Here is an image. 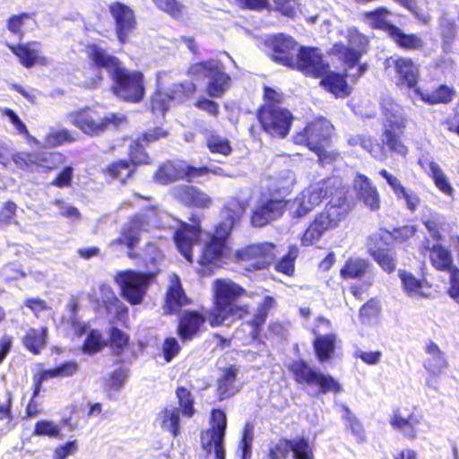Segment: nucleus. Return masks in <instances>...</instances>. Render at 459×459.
Listing matches in <instances>:
<instances>
[{
  "label": "nucleus",
  "mask_w": 459,
  "mask_h": 459,
  "mask_svg": "<svg viewBox=\"0 0 459 459\" xmlns=\"http://www.w3.org/2000/svg\"><path fill=\"white\" fill-rule=\"evenodd\" d=\"M294 380L300 385H314L321 394H338L342 388L341 384L329 374H324L304 359L294 360L290 365Z\"/></svg>",
  "instance_id": "0eeeda50"
},
{
  "label": "nucleus",
  "mask_w": 459,
  "mask_h": 459,
  "mask_svg": "<svg viewBox=\"0 0 459 459\" xmlns=\"http://www.w3.org/2000/svg\"><path fill=\"white\" fill-rule=\"evenodd\" d=\"M390 13L387 8L381 6L364 13L363 17L369 28L385 32L399 49L406 52L422 51L426 46L424 39L417 33L405 32L392 23L387 19Z\"/></svg>",
  "instance_id": "20e7f679"
},
{
  "label": "nucleus",
  "mask_w": 459,
  "mask_h": 459,
  "mask_svg": "<svg viewBox=\"0 0 459 459\" xmlns=\"http://www.w3.org/2000/svg\"><path fill=\"white\" fill-rule=\"evenodd\" d=\"M117 36L121 43H126L137 28L134 12L129 6L117 2Z\"/></svg>",
  "instance_id": "bb28decb"
},
{
  "label": "nucleus",
  "mask_w": 459,
  "mask_h": 459,
  "mask_svg": "<svg viewBox=\"0 0 459 459\" xmlns=\"http://www.w3.org/2000/svg\"><path fill=\"white\" fill-rule=\"evenodd\" d=\"M197 91L196 85L190 81H185L174 84L169 91L171 101L183 103L193 99Z\"/></svg>",
  "instance_id": "49530a36"
},
{
  "label": "nucleus",
  "mask_w": 459,
  "mask_h": 459,
  "mask_svg": "<svg viewBox=\"0 0 459 459\" xmlns=\"http://www.w3.org/2000/svg\"><path fill=\"white\" fill-rule=\"evenodd\" d=\"M429 176L432 179L435 186L438 189V191L446 196H454L455 188L450 183L442 168L435 161H430L429 163Z\"/></svg>",
  "instance_id": "79ce46f5"
},
{
  "label": "nucleus",
  "mask_w": 459,
  "mask_h": 459,
  "mask_svg": "<svg viewBox=\"0 0 459 459\" xmlns=\"http://www.w3.org/2000/svg\"><path fill=\"white\" fill-rule=\"evenodd\" d=\"M170 100L169 92H162L156 91L152 93L150 100L151 108L152 111H159L162 114L169 109V101Z\"/></svg>",
  "instance_id": "338daca9"
},
{
  "label": "nucleus",
  "mask_w": 459,
  "mask_h": 459,
  "mask_svg": "<svg viewBox=\"0 0 459 459\" xmlns=\"http://www.w3.org/2000/svg\"><path fill=\"white\" fill-rule=\"evenodd\" d=\"M145 96L144 75L141 71L119 65L117 59V98L127 103H140Z\"/></svg>",
  "instance_id": "9d476101"
},
{
  "label": "nucleus",
  "mask_w": 459,
  "mask_h": 459,
  "mask_svg": "<svg viewBox=\"0 0 459 459\" xmlns=\"http://www.w3.org/2000/svg\"><path fill=\"white\" fill-rule=\"evenodd\" d=\"M87 53L98 66L109 69L114 64L113 57L107 56L105 51L96 45L88 47Z\"/></svg>",
  "instance_id": "bf43d9fd"
},
{
  "label": "nucleus",
  "mask_w": 459,
  "mask_h": 459,
  "mask_svg": "<svg viewBox=\"0 0 459 459\" xmlns=\"http://www.w3.org/2000/svg\"><path fill=\"white\" fill-rule=\"evenodd\" d=\"M255 117L262 131L279 139L290 134L294 120L292 113L286 108L256 109Z\"/></svg>",
  "instance_id": "ddd939ff"
},
{
  "label": "nucleus",
  "mask_w": 459,
  "mask_h": 459,
  "mask_svg": "<svg viewBox=\"0 0 459 459\" xmlns=\"http://www.w3.org/2000/svg\"><path fill=\"white\" fill-rule=\"evenodd\" d=\"M269 58L277 65L290 68L298 55L299 44L285 33L270 35L264 40Z\"/></svg>",
  "instance_id": "2eb2a0df"
},
{
  "label": "nucleus",
  "mask_w": 459,
  "mask_h": 459,
  "mask_svg": "<svg viewBox=\"0 0 459 459\" xmlns=\"http://www.w3.org/2000/svg\"><path fill=\"white\" fill-rule=\"evenodd\" d=\"M182 160H165L155 171L153 179L160 185H169L173 182L182 180Z\"/></svg>",
  "instance_id": "c9c22d12"
},
{
  "label": "nucleus",
  "mask_w": 459,
  "mask_h": 459,
  "mask_svg": "<svg viewBox=\"0 0 459 459\" xmlns=\"http://www.w3.org/2000/svg\"><path fill=\"white\" fill-rule=\"evenodd\" d=\"M419 423L420 420L413 412L404 417L400 410H396L390 419V425L393 429L403 431V436L411 440L417 437L416 426Z\"/></svg>",
  "instance_id": "4c0bfd02"
},
{
  "label": "nucleus",
  "mask_w": 459,
  "mask_h": 459,
  "mask_svg": "<svg viewBox=\"0 0 459 459\" xmlns=\"http://www.w3.org/2000/svg\"><path fill=\"white\" fill-rule=\"evenodd\" d=\"M349 212V205L342 199L339 203L330 200L308 222L299 237L302 247H311L316 244L328 231L339 227Z\"/></svg>",
  "instance_id": "39448f33"
},
{
  "label": "nucleus",
  "mask_w": 459,
  "mask_h": 459,
  "mask_svg": "<svg viewBox=\"0 0 459 459\" xmlns=\"http://www.w3.org/2000/svg\"><path fill=\"white\" fill-rule=\"evenodd\" d=\"M238 370L235 365L222 368L221 375L217 378V396L219 401H223L234 394L233 387L237 379Z\"/></svg>",
  "instance_id": "58836bf2"
},
{
  "label": "nucleus",
  "mask_w": 459,
  "mask_h": 459,
  "mask_svg": "<svg viewBox=\"0 0 459 459\" xmlns=\"http://www.w3.org/2000/svg\"><path fill=\"white\" fill-rule=\"evenodd\" d=\"M403 290L409 295H413L420 291L424 286L425 278L419 279L411 273L402 270L399 272Z\"/></svg>",
  "instance_id": "5fc2aeb1"
},
{
  "label": "nucleus",
  "mask_w": 459,
  "mask_h": 459,
  "mask_svg": "<svg viewBox=\"0 0 459 459\" xmlns=\"http://www.w3.org/2000/svg\"><path fill=\"white\" fill-rule=\"evenodd\" d=\"M292 459H315L314 446L305 436L290 438Z\"/></svg>",
  "instance_id": "a18cd8bd"
},
{
  "label": "nucleus",
  "mask_w": 459,
  "mask_h": 459,
  "mask_svg": "<svg viewBox=\"0 0 459 459\" xmlns=\"http://www.w3.org/2000/svg\"><path fill=\"white\" fill-rule=\"evenodd\" d=\"M48 338V328H30L22 338L25 348L33 354H39L45 348Z\"/></svg>",
  "instance_id": "a19ab883"
},
{
  "label": "nucleus",
  "mask_w": 459,
  "mask_h": 459,
  "mask_svg": "<svg viewBox=\"0 0 459 459\" xmlns=\"http://www.w3.org/2000/svg\"><path fill=\"white\" fill-rule=\"evenodd\" d=\"M276 256V245L264 241L252 243L237 249L234 253V262L241 264L248 272L268 268Z\"/></svg>",
  "instance_id": "1a4fd4ad"
},
{
  "label": "nucleus",
  "mask_w": 459,
  "mask_h": 459,
  "mask_svg": "<svg viewBox=\"0 0 459 459\" xmlns=\"http://www.w3.org/2000/svg\"><path fill=\"white\" fill-rule=\"evenodd\" d=\"M426 353L429 355L425 360L423 367L431 375H438L447 367L444 352L433 341H429L425 347Z\"/></svg>",
  "instance_id": "e433bc0d"
},
{
  "label": "nucleus",
  "mask_w": 459,
  "mask_h": 459,
  "mask_svg": "<svg viewBox=\"0 0 459 459\" xmlns=\"http://www.w3.org/2000/svg\"><path fill=\"white\" fill-rule=\"evenodd\" d=\"M420 253L421 255L429 254V263L437 272L448 273L451 275L459 270L455 264L450 248L440 242L430 245L429 239L426 238L420 246Z\"/></svg>",
  "instance_id": "aec40b11"
},
{
  "label": "nucleus",
  "mask_w": 459,
  "mask_h": 459,
  "mask_svg": "<svg viewBox=\"0 0 459 459\" xmlns=\"http://www.w3.org/2000/svg\"><path fill=\"white\" fill-rule=\"evenodd\" d=\"M230 236L231 234L214 226L212 231L207 235L198 258V264L203 270L221 267L225 263L231 250Z\"/></svg>",
  "instance_id": "6e6552de"
},
{
  "label": "nucleus",
  "mask_w": 459,
  "mask_h": 459,
  "mask_svg": "<svg viewBox=\"0 0 459 459\" xmlns=\"http://www.w3.org/2000/svg\"><path fill=\"white\" fill-rule=\"evenodd\" d=\"M145 146L139 138L133 141L129 145L128 160L137 166L149 164L151 159L145 151Z\"/></svg>",
  "instance_id": "3c124183"
},
{
  "label": "nucleus",
  "mask_w": 459,
  "mask_h": 459,
  "mask_svg": "<svg viewBox=\"0 0 459 459\" xmlns=\"http://www.w3.org/2000/svg\"><path fill=\"white\" fill-rule=\"evenodd\" d=\"M347 77L346 73L331 71L329 68L318 78L320 79L319 85L336 99H344L350 96L352 91L347 82Z\"/></svg>",
  "instance_id": "a878e982"
},
{
  "label": "nucleus",
  "mask_w": 459,
  "mask_h": 459,
  "mask_svg": "<svg viewBox=\"0 0 459 459\" xmlns=\"http://www.w3.org/2000/svg\"><path fill=\"white\" fill-rule=\"evenodd\" d=\"M119 278L120 295L131 305H139L148 291L153 279L151 272L126 270L117 273Z\"/></svg>",
  "instance_id": "9b49d317"
},
{
  "label": "nucleus",
  "mask_w": 459,
  "mask_h": 459,
  "mask_svg": "<svg viewBox=\"0 0 459 459\" xmlns=\"http://www.w3.org/2000/svg\"><path fill=\"white\" fill-rule=\"evenodd\" d=\"M290 455V438L281 437L266 453V459H287Z\"/></svg>",
  "instance_id": "6e6d98bb"
},
{
  "label": "nucleus",
  "mask_w": 459,
  "mask_h": 459,
  "mask_svg": "<svg viewBox=\"0 0 459 459\" xmlns=\"http://www.w3.org/2000/svg\"><path fill=\"white\" fill-rule=\"evenodd\" d=\"M382 130L379 140L372 135H359V146L374 159L384 160L389 154L406 158L409 146L404 140L409 117L402 105L393 99L380 102Z\"/></svg>",
  "instance_id": "f03ea898"
},
{
  "label": "nucleus",
  "mask_w": 459,
  "mask_h": 459,
  "mask_svg": "<svg viewBox=\"0 0 459 459\" xmlns=\"http://www.w3.org/2000/svg\"><path fill=\"white\" fill-rule=\"evenodd\" d=\"M75 137L67 130H50L43 141L44 148L56 147L65 143H73Z\"/></svg>",
  "instance_id": "603ef678"
},
{
  "label": "nucleus",
  "mask_w": 459,
  "mask_h": 459,
  "mask_svg": "<svg viewBox=\"0 0 459 459\" xmlns=\"http://www.w3.org/2000/svg\"><path fill=\"white\" fill-rule=\"evenodd\" d=\"M299 255V247L296 244L290 245L288 251L274 264V270L277 273L292 277L295 273V264Z\"/></svg>",
  "instance_id": "c03bdc74"
},
{
  "label": "nucleus",
  "mask_w": 459,
  "mask_h": 459,
  "mask_svg": "<svg viewBox=\"0 0 459 459\" xmlns=\"http://www.w3.org/2000/svg\"><path fill=\"white\" fill-rule=\"evenodd\" d=\"M227 429V416L222 409L211 411L210 427L201 432V446L206 453L213 449L214 459H225L223 446Z\"/></svg>",
  "instance_id": "f8f14e48"
},
{
  "label": "nucleus",
  "mask_w": 459,
  "mask_h": 459,
  "mask_svg": "<svg viewBox=\"0 0 459 459\" xmlns=\"http://www.w3.org/2000/svg\"><path fill=\"white\" fill-rule=\"evenodd\" d=\"M135 359L134 346L128 334L117 329V363H131Z\"/></svg>",
  "instance_id": "37998d69"
},
{
  "label": "nucleus",
  "mask_w": 459,
  "mask_h": 459,
  "mask_svg": "<svg viewBox=\"0 0 459 459\" xmlns=\"http://www.w3.org/2000/svg\"><path fill=\"white\" fill-rule=\"evenodd\" d=\"M353 186L357 199L362 202L365 206L371 211H377L380 208L379 192L368 177L364 174H357Z\"/></svg>",
  "instance_id": "393cba45"
},
{
  "label": "nucleus",
  "mask_w": 459,
  "mask_h": 459,
  "mask_svg": "<svg viewBox=\"0 0 459 459\" xmlns=\"http://www.w3.org/2000/svg\"><path fill=\"white\" fill-rule=\"evenodd\" d=\"M248 206V201L238 197L230 198L221 208L223 218L215 227L231 234L237 223L245 215Z\"/></svg>",
  "instance_id": "5701e85b"
},
{
  "label": "nucleus",
  "mask_w": 459,
  "mask_h": 459,
  "mask_svg": "<svg viewBox=\"0 0 459 459\" xmlns=\"http://www.w3.org/2000/svg\"><path fill=\"white\" fill-rule=\"evenodd\" d=\"M371 263L361 257H349L340 269V277L342 280H360L370 271Z\"/></svg>",
  "instance_id": "72a5a7b5"
},
{
  "label": "nucleus",
  "mask_w": 459,
  "mask_h": 459,
  "mask_svg": "<svg viewBox=\"0 0 459 459\" xmlns=\"http://www.w3.org/2000/svg\"><path fill=\"white\" fill-rule=\"evenodd\" d=\"M381 241V238L376 239L374 246L369 247L368 252L385 273L391 274L396 269L397 259L395 252L387 246H379L378 243Z\"/></svg>",
  "instance_id": "2f4dec72"
},
{
  "label": "nucleus",
  "mask_w": 459,
  "mask_h": 459,
  "mask_svg": "<svg viewBox=\"0 0 459 459\" xmlns=\"http://www.w3.org/2000/svg\"><path fill=\"white\" fill-rule=\"evenodd\" d=\"M114 118L113 114L100 117L91 108L81 109L69 115L71 124L89 135H99L104 133L113 123Z\"/></svg>",
  "instance_id": "6ab92c4d"
},
{
  "label": "nucleus",
  "mask_w": 459,
  "mask_h": 459,
  "mask_svg": "<svg viewBox=\"0 0 459 459\" xmlns=\"http://www.w3.org/2000/svg\"><path fill=\"white\" fill-rule=\"evenodd\" d=\"M379 175L385 179L394 194L398 199H403L406 207L411 212H415L420 204V198L418 194L411 189L406 188L400 179L388 172L385 169L379 170Z\"/></svg>",
  "instance_id": "cd10ccee"
},
{
  "label": "nucleus",
  "mask_w": 459,
  "mask_h": 459,
  "mask_svg": "<svg viewBox=\"0 0 459 459\" xmlns=\"http://www.w3.org/2000/svg\"><path fill=\"white\" fill-rule=\"evenodd\" d=\"M107 345V340L98 331H91L87 337L83 346L82 351L85 353H96Z\"/></svg>",
  "instance_id": "13d9d810"
},
{
  "label": "nucleus",
  "mask_w": 459,
  "mask_h": 459,
  "mask_svg": "<svg viewBox=\"0 0 459 459\" xmlns=\"http://www.w3.org/2000/svg\"><path fill=\"white\" fill-rule=\"evenodd\" d=\"M162 356L165 362L172 361L181 351V346L175 337H166L161 346Z\"/></svg>",
  "instance_id": "680f3d73"
},
{
  "label": "nucleus",
  "mask_w": 459,
  "mask_h": 459,
  "mask_svg": "<svg viewBox=\"0 0 459 459\" xmlns=\"http://www.w3.org/2000/svg\"><path fill=\"white\" fill-rule=\"evenodd\" d=\"M322 204L313 187L299 193L292 201V218L299 219L307 216Z\"/></svg>",
  "instance_id": "7c9ffc66"
},
{
  "label": "nucleus",
  "mask_w": 459,
  "mask_h": 459,
  "mask_svg": "<svg viewBox=\"0 0 459 459\" xmlns=\"http://www.w3.org/2000/svg\"><path fill=\"white\" fill-rule=\"evenodd\" d=\"M189 220L193 224L181 221L173 233V240L179 253L192 264L194 262V247L198 245L202 235L200 221L193 214Z\"/></svg>",
  "instance_id": "f3484780"
},
{
  "label": "nucleus",
  "mask_w": 459,
  "mask_h": 459,
  "mask_svg": "<svg viewBox=\"0 0 459 459\" xmlns=\"http://www.w3.org/2000/svg\"><path fill=\"white\" fill-rule=\"evenodd\" d=\"M333 126L325 117H317L310 121L299 132L293 135L298 145L307 146L310 151L318 150L322 145H330Z\"/></svg>",
  "instance_id": "4468645a"
},
{
  "label": "nucleus",
  "mask_w": 459,
  "mask_h": 459,
  "mask_svg": "<svg viewBox=\"0 0 459 459\" xmlns=\"http://www.w3.org/2000/svg\"><path fill=\"white\" fill-rule=\"evenodd\" d=\"M385 68H393L396 84L411 90L418 100L429 105L449 104L455 96V90L445 83L439 84L432 91L419 85L420 79V65L410 56H389L385 59Z\"/></svg>",
  "instance_id": "7ed1b4c3"
},
{
  "label": "nucleus",
  "mask_w": 459,
  "mask_h": 459,
  "mask_svg": "<svg viewBox=\"0 0 459 459\" xmlns=\"http://www.w3.org/2000/svg\"><path fill=\"white\" fill-rule=\"evenodd\" d=\"M329 67L330 65L325 59L320 48L299 45L298 55L290 69L299 71L307 77L318 79Z\"/></svg>",
  "instance_id": "dca6fc26"
},
{
  "label": "nucleus",
  "mask_w": 459,
  "mask_h": 459,
  "mask_svg": "<svg viewBox=\"0 0 459 459\" xmlns=\"http://www.w3.org/2000/svg\"><path fill=\"white\" fill-rule=\"evenodd\" d=\"M61 432V427L51 420H40L36 423L34 435L57 437Z\"/></svg>",
  "instance_id": "e2e57ef3"
},
{
  "label": "nucleus",
  "mask_w": 459,
  "mask_h": 459,
  "mask_svg": "<svg viewBox=\"0 0 459 459\" xmlns=\"http://www.w3.org/2000/svg\"><path fill=\"white\" fill-rule=\"evenodd\" d=\"M275 307V299L273 296L266 295L258 304L253 316L238 325L236 328V333L238 334V338L242 341L243 344H264V326L270 311Z\"/></svg>",
  "instance_id": "423d86ee"
},
{
  "label": "nucleus",
  "mask_w": 459,
  "mask_h": 459,
  "mask_svg": "<svg viewBox=\"0 0 459 459\" xmlns=\"http://www.w3.org/2000/svg\"><path fill=\"white\" fill-rule=\"evenodd\" d=\"M175 393L182 414L186 418H192L195 413V398L190 390L181 385L177 387Z\"/></svg>",
  "instance_id": "de8ad7c7"
},
{
  "label": "nucleus",
  "mask_w": 459,
  "mask_h": 459,
  "mask_svg": "<svg viewBox=\"0 0 459 459\" xmlns=\"http://www.w3.org/2000/svg\"><path fill=\"white\" fill-rule=\"evenodd\" d=\"M11 51L19 58L25 67H31L36 65H45L47 58L40 55V44L36 41L20 45H7Z\"/></svg>",
  "instance_id": "c756f323"
},
{
  "label": "nucleus",
  "mask_w": 459,
  "mask_h": 459,
  "mask_svg": "<svg viewBox=\"0 0 459 459\" xmlns=\"http://www.w3.org/2000/svg\"><path fill=\"white\" fill-rule=\"evenodd\" d=\"M172 193L174 198L186 207L208 209L213 203L211 196L193 185H178Z\"/></svg>",
  "instance_id": "4be33fe9"
},
{
  "label": "nucleus",
  "mask_w": 459,
  "mask_h": 459,
  "mask_svg": "<svg viewBox=\"0 0 459 459\" xmlns=\"http://www.w3.org/2000/svg\"><path fill=\"white\" fill-rule=\"evenodd\" d=\"M211 169L207 166L195 167L182 160V180L192 182L198 178L207 176Z\"/></svg>",
  "instance_id": "052dcab7"
},
{
  "label": "nucleus",
  "mask_w": 459,
  "mask_h": 459,
  "mask_svg": "<svg viewBox=\"0 0 459 459\" xmlns=\"http://www.w3.org/2000/svg\"><path fill=\"white\" fill-rule=\"evenodd\" d=\"M333 53L340 56L342 62L348 67H354L359 61L362 51L353 48L343 45L342 43H336L333 47Z\"/></svg>",
  "instance_id": "09e8293b"
},
{
  "label": "nucleus",
  "mask_w": 459,
  "mask_h": 459,
  "mask_svg": "<svg viewBox=\"0 0 459 459\" xmlns=\"http://www.w3.org/2000/svg\"><path fill=\"white\" fill-rule=\"evenodd\" d=\"M157 420L160 427L173 437L180 434V409L178 407H163L158 414Z\"/></svg>",
  "instance_id": "ea45409f"
},
{
  "label": "nucleus",
  "mask_w": 459,
  "mask_h": 459,
  "mask_svg": "<svg viewBox=\"0 0 459 459\" xmlns=\"http://www.w3.org/2000/svg\"><path fill=\"white\" fill-rule=\"evenodd\" d=\"M289 201L285 198H265L259 200L249 215L254 228H263L280 219L287 210Z\"/></svg>",
  "instance_id": "a211bd4d"
},
{
  "label": "nucleus",
  "mask_w": 459,
  "mask_h": 459,
  "mask_svg": "<svg viewBox=\"0 0 459 459\" xmlns=\"http://www.w3.org/2000/svg\"><path fill=\"white\" fill-rule=\"evenodd\" d=\"M149 220L143 214H134L127 224L122 229L117 244L125 245L127 248V256L131 259L140 258V254L134 251L141 239V232L147 230Z\"/></svg>",
  "instance_id": "412c9836"
},
{
  "label": "nucleus",
  "mask_w": 459,
  "mask_h": 459,
  "mask_svg": "<svg viewBox=\"0 0 459 459\" xmlns=\"http://www.w3.org/2000/svg\"><path fill=\"white\" fill-rule=\"evenodd\" d=\"M205 144L210 152L223 156L230 155L233 151L230 142L227 138L214 134L207 137Z\"/></svg>",
  "instance_id": "8fccbe9b"
},
{
  "label": "nucleus",
  "mask_w": 459,
  "mask_h": 459,
  "mask_svg": "<svg viewBox=\"0 0 459 459\" xmlns=\"http://www.w3.org/2000/svg\"><path fill=\"white\" fill-rule=\"evenodd\" d=\"M380 311L381 307L378 301L370 299L359 308V316L362 322H366L377 317Z\"/></svg>",
  "instance_id": "774afa93"
},
{
  "label": "nucleus",
  "mask_w": 459,
  "mask_h": 459,
  "mask_svg": "<svg viewBox=\"0 0 459 459\" xmlns=\"http://www.w3.org/2000/svg\"><path fill=\"white\" fill-rule=\"evenodd\" d=\"M263 104L258 107L257 109H263L264 108H280L284 100V93L281 91H277L274 88L264 85L263 87Z\"/></svg>",
  "instance_id": "864d4df0"
},
{
  "label": "nucleus",
  "mask_w": 459,
  "mask_h": 459,
  "mask_svg": "<svg viewBox=\"0 0 459 459\" xmlns=\"http://www.w3.org/2000/svg\"><path fill=\"white\" fill-rule=\"evenodd\" d=\"M247 296V290L238 283L226 279H215L212 282V307L204 314L198 310L185 311L178 320L177 334L183 342L197 337L207 321L212 328L235 323L250 315L247 303L239 304L238 299Z\"/></svg>",
  "instance_id": "f257e3e1"
},
{
  "label": "nucleus",
  "mask_w": 459,
  "mask_h": 459,
  "mask_svg": "<svg viewBox=\"0 0 459 459\" xmlns=\"http://www.w3.org/2000/svg\"><path fill=\"white\" fill-rule=\"evenodd\" d=\"M63 161V154L59 152H50L48 154L34 155L33 165L41 167L46 170H51L61 164Z\"/></svg>",
  "instance_id": "4d7b16f0"
},
{
  "label": "nucleus",
  "mask_w": 459,
  "mask_h": 459,
  "mask_svg": "<svg viewBox=\"0 0 459 459\" xmlns=\"http://www.w3.org/2000/svg\"><path fill=\"white\" fill-rule=\"evenodd\" d=\"M24 306L29 308L36 317L39 318L45 313L50 312L51 307L48 303L38 297H29L23 301Z\"/></svg>",
  "instance_id": "0e129e2a"
},
{
  "label": "nucleus",
  "mask_w": 459,
  "mask_h": 459,
  "mask_svg": "<svg viewBox=\"0 0 459 459\" xmlns=\"http://www.w3.org/2000/svg\"><path fill=\"white\" fill-rule=\"evenodd\" d=\"M319 199L323 203L324 200L327 198L337 197V202H341L342 199L345 200V204H347V199L345 195L348 192V186L343 183V180L340 177H329L326 178L320 182H318L316 186H313Z\"/></svg>",
  "instance_id": "c85d7f7f"
},
{
  "label": "nucleus",
  "mask_w": 459,
  "mask_h": 459,
  "mask_svg": "<svg viewBox=\"0 0 459 459\" xmlns=\"http://www.w3.org/2000/svg\"><path fill=\"white\" fill-rule=\"evenodd\" d=\"M206 78L208 82L205 91L210 98H222L230 88L231 78L220 63L213 62L211 69L206 74Z\"/></svg>",
  "instance_id": "b1692460"
},
{
  "label": "nucleus",
  "mask_w": 459,
  "mask_h": 459,
  "mask_svg": "<svg viewBox=\"0 0 459 459\" xmlns=\"http://www.w3.org/2000/svg\"><path fill=\"white\" fill-rule=\"evenodd\" d=\"M190 303V299L186 295L179 281L178 280L169 287L165 296L164 313L172 315L178 313L182 307Z\"/></svg>",
  "instance_id": "473e14b6"
},
{
  "label": "nucleus",
  "mask_w": 459,
  "mask_h": 459,
  "mask_svg": "<svg viewBox=\"0 0 459 459\" xmlns=\"http://www.w3.org/2000/svg\"><path fill=\"white\" fill-rule=\"evenodd\" d=\"M417 232V227L412 224L395 227L390 232L392 238L398 243H404L411 239Z\"/></svg>",
  "instance_id": "69168bd1"
},
{
  "label": "nucleus",
  "mask_w": 459,
  "mask_h": 459,
  "mask_svg": "<svg viewBox=\"0 0 459 459\" xmlns=\"http://www.w3.org/2000/svg\"><path fill=\"white\" fill-rule=\"evenodd\" d=\"M337 335L329 333L318 335L313 340V348L319 362L324 363L334 358Z\"/></svg>",
  "instance_id": "f704fd0d"
}]
</instances>
